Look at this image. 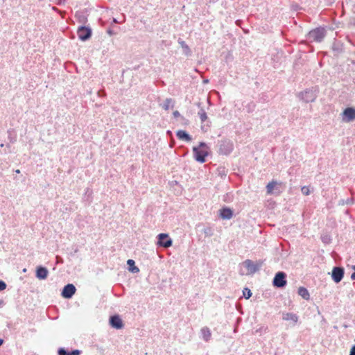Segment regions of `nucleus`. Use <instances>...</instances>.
I'll return each instance as SVG.
<instances>
[{
  "label": "nucleus",
  "mask_w": 355,
  "mask_h": 355,
  "mask_svg": "<svg viewBox=\"0 0 355 355\" xmlns=\"http://www.w3.org/2000/svg\"><path fill=\"white\" fill-rule=\"evenodd\" d=\"M193 151L196 161L200 163H204L206 161L205 157L208 155L209 153L208 147L205 143H200L198 146L193 147Z\"/></svg>",
  "instance_id": "nucleus-1"
},
{
  "label": "nucleus",
  "mask_w": 355,
  "mask_h": 355,
  "mask_svg": "<svg viewBox=\"0 0 355 355\" xmlns=\"http://www.w3.org/2000/svg\"><path fill=\"white\" fill-rule=\"evenodd\" d=\"M318 89L317 87H312L299 93L298 97L305 103L313 102L318 96Z\"/></svg>",
  "instance_id": "nucleus-2"
},
{
  "label": "nucleus",
  "mask_w": 355,
  "mask_h": 355,
  "mask_svg": "<svg viewBox=\"0 0 355 355\" xmlns=\"http://www.w3.org/2000/svg\"><path fill=\"white\" fill-rule=\"evenodd\" d=\"M326 31L324 28H317L311 31L308 34V37L311 41L320 42L324 39Z\"/></svg>",
  "instance_id": "nucleus-3"
},
{
  "label": "nucleus",
  "mask_w": 355,
  "mask_h": 355,
  "mask_svg": "<svg viewBox=\"0 0 355 355\" xmlns=\"http://www.w3.org/2000/svg\"><path fill=\"white\" fill-rule=\"evenodd\" d=\"M243 266L247 268L246 275H252L259 270L261 263H254L250 259H247L243 263Z\"/></svg>",
  "instance_id": "nucleus-4"
},
{
  "label": "nucleus",
  "mask_w": 355,
  "mask_h": 355,
  "mask_svg": "<svg viewBox=\"0 0 355 355\" xmlns=\"http://www.w3.org/2000/svg\"><path fill=\"white\" fill-rule=\"evenodd\" d=\"M157 245L167 248L172 245L173 241L168 234L161 233L157 235Z\"/></svg>",
  "instance_id": "nucleus-5"
},
{
  "label": "nucleus",
  "mask_w": 355,
  "mask_h": 355,
  "mask_svg": "<svg viewBox=\"0 0 355 355\" xmlns=\"http://www.w3.org/2000/svg\"><path fill=\"white\" fill-rule=\"evenodd\" d=\"M342 120L347 123L355 120V109L353 107L346 108L342 113Z\"/></svg>",
  "instance_id": "nucleus-6"
},
{
  "label": "nucleus",
  "mask_w": 355,
  "mask_h": 355,
  "mask_svg": "<svg viewBox=\"0 0 355 355\" xmlns=\"http://www.w3.org/2000/svg\"><path fill=\"white\" fill-rule=\"evenodd\" d=\"M273 284L278 288L284 286L286 284V274L283 272H277L274 277Z\"/></svg>",
  "instance_id": "nucleus-7"
},
{
  "label": "nucleus",
  "mask_w": 355,
  "mask_h": 355,
  "mask_svg": "<svg viewBox=\"0 0 355 355\" xmlns=\"http://www.w3.org/2000/svg\"><path fill=\"white\" fill-rule=\"evenodd\" d=\"M77 33L80 40L85 41L90 38L92 35V30L85 26H80L78 28Z\"/></svg>",
  "instance_id": "nucleus-8"
},
{
  "label": "nucleus",
  "mask_w": 355,
  "mask_h": 355,
  "mask_svg": "<svg viewBox=\"0 0 355 355\" xmlns=\"http://www.w3.org/2000/svg\"><path fill=\"white\" fill-rule=\"evenodd\" d=\"M344 276V269L341 267H334L332 270L331 277L336 283H339Z\"/></svg>",
  "instance_id": "nucleus-9"
},
{
  "label": "nucleus",
  "mask_w": 355,
  "mask_h": 355,
  "mask_svg": "<svg viewBox=\"0 0 355 355\" xmlns=\"http://www.w3.org/2000/svg\"><path fill=\"white\" fill-rule=\"evenodd\" d=\"M76 291V289L74 285L69 284L64 287L62 291V296L64 298L69 299L74 295Z\"/></svg>",
  "instance_id": "nucleus-10"
},
{
  "label": "nucleus",
  "mask_w": 355,
  "mask_h": 355,
  "mask_svg": "<svg viewBox=\"0 0 355 355\" xmlns=\"http://www.w3.org/2000/svg\"><path fill=\"white\" fill-rule=\"evenodd\" d=\"M110 324L112 327L116 329H120L123 327L122 320L118 315L110 317Z\"/></svg>",
  "instance_id": "nucleus-11"
},
{
  "label": "nucleus",
  "mask_w": 355,
  "mask_h": 355,
  "mask_svg": "<svg viewBox=\"0 0 355 355\" xmlns=\"http://www.w3.org/2000/svg\"><path fill=\"white\" fill-rule=\"evenodd\" d=\"M49 274L48 270L42 266H39L36 270V277L39 279H45Z\"/></svg>",
  "instance_id": "nucleus-12"
},
{
  "label": "nucleus",
  "mask_w": 355,
  "mask_h": 355,
  "mask_svg": "<svg viewBox=\"0 0 355 355\" xmlns=\"http://www.w3.org/2000/svg\"><path fill=\"white\" fill-rule=\"evenodd\" d=\"M220 150L224 154H229L232 150V144L229 141H223Z\"/></svg>",
  "instance_id": "nucleus-13"
},
{
  "label": "nucleus",
  "mask_w": 355,
  "mask_h": 355,
  "mask_svg": "<svg viewBox=\"0 0 355 355\" xmlns=\"http://www.w3.org/2000/svg\"><path fill=\"white\" fill-rule=\"evenodd\" d=\"M178 138L180 140L189 142L191 141V137L184 130H178L176 133Z\"/></svg>",
  "instance_id": "nucleus-14"
},
{
  "label": "nucleus",
  "mask_w": 355,
  "mask_h": 355,
  "mask_svg": "<svg viewBox=\"0 0 355 355\" xmlns=\"http://www.w3.org/2000/svg\"><path fill=\"white\" fill-rule=\"evenodd\" d=\"M282 319L287 321H292L293 324L297 322L298 317L296 314L293 313H283Z\"/></svg>",
  "instance_id": "nucleus-15"
},
{
  "label": "nucleus",
  "mask_w": 355,
  "mask_h": 355,
  "mask_svg": "<svg viewBox=\"0 0 355 355\" xmlns=\"http://www.w3.org/2000/svg\"><path fill=\"white\" fill-rule=\"evenodd\" d=\"M200 334L202 339L205 341H209L211 336L210 329L207 327H204L200 329Z\"/></svg>",
  "instance_id": "nucleus-16"
},
{
  "label": "nucleus",
  "mask_w": 355,
  "mask_h": 355,
  "mask_svg": "<svg viewBox=\"0 0 355 355\" xmlns=\"http://www.w3.org/2000/svg\"><path fill=\"white\" fill-rule=\"evenodd\" d=\"M178 42L182 49L183 53L187 56H190L191 55V51L186 42L181 39H179Z\"/></svg>",
  "instance_id": "nucleus-17"
},
{
  "label": "nucleus",
  "mask_w": 355,
  "mask_h": 355,
  "mask_svg": "<svg viewBox=\"0 0 355 355\" xmlns=\"http://www.w3.org/2000/svg\"><path fill=\"white\" fill-rule=\"evenodd\" d=\"M220 217L223 219H230L232 217V211L229 208H223L220 210Z\"/></svg>",
  "instance_id": "nucleus-18"
},
{
  "label": "nucleus",
  "mask_w": 355,
  "mask_h": 355,
  "mask_svg": "<svg viewBox=\"0 0 355 355\" xmlns=\"http://www.w3.org/2000/svg\"><path fill=\"white\" fill-rule=\"evenodd\" d=\"M298 295H300L304 300H309L310 297L308 290L304 287H300L298 288Z\"/></svg>",
  "instance_id": "nucleus-19"
},
{
  "label": "nucleus",
  "mask_w": 355,
  "mask_h": 355,
  "mask_svg": "<svg viewBox=\"0 0 355 355\" xmlns=\"http://www.w3.org/2000/svg\"><path fill=\"white\" fill-rule=\"evenodd\" d=\"M173 107L174 101L172 98H166L162 104V107L165 110H168L170 107L173 108Z\"/></svg>",
  "instance_id": "nucleus-20"
},
{
  "label": "nucleus",
  "mask_w": 355,
  "mask_h": 355,
  "mask_svg": "<svg viewBox=\"0 0 355 355\" xmlns=\"http://www.w3.org/2000/svg\"><path fill=\"white\" fill-rule=\"evenodd\" d=\"M127 264L129 266V270L131 272L137 273L139 272V268L135 266V261L132 259H128Z\"/></svg>",
  "instance_id": "nucleus-21"
},
{
  "label": "nucleus",
  "mask_w": 355,
  "mask_h": 355,
  "mask_svg": "<svg viewBox=\"0 0 355 355\" xmlns=\"http://www.w3.org/2000/svg\"><path fill=\"white\" fill-rule=\"evenodd\" d=\"M198 114L202 123L205 122L207 119V113L203 108H201L198 111Z\"/></svg>",
  "instance_id": "nucleus-22"
},
{
  "label": "nucleus",
  "mask_w": 355,
  "mask_h": 355,
  "mask_svg": "<svg viewBox=\"0 0 355 355\" xmlns=\"http://www.w3.org/2000/svg\"><path fill=\"white\" fill-rule=\"evenodd\" d=\"M277 183L276 181H272L267 184L266 189H267V193L268 194H271L272 193V191H273L275 187L277 185Z\"/></svg>",
  "instance_id": "nucleus-23"
},
{
  "label": "nucleus",
  "mask_w": 355,
  "mask_h": 355,
  "mask_svg": "<svg viewBox=\"0 0 355 355\" xmlns=\"http://www.w3.org/2000/svg\"><path fill=\"white\" fill-rule=\"evenodd\" d=\"M301 191H302V193L304 196H308V195H309L311 193V191L309 189V187H306V186L302 187V189H301Z\"/></svg>",
  "instance_id": "nucleus-24"
},
{
  "label": "nucleus",
  "mask_w": 355,
  "mask_h": 355,
  "mask_svg": "<svg viewBox=\"0 0 355 355\" xmlns=\"http://www.w3.org/2000/svg\"><path fill=\"white\" fill-rule=\"evenodd\" d=\"M243 293L246 299H249L252 295L251 291L247 288H244Z\"/></svg>",
  "instance_id": "nucleus-25"
},
{
  "label": "nucleus",
  "mask_w": 355,
  "mask_h": 355,
  "mask_svg": "<svg viewBox=\"0 0 355 355\" xmlns=\"http://www.w3.org/2000/svg\"><path fill=\"white\" fill-rule=\"evenodd\" d=\"M6 288V284L2 281L0 280V291H3Z\"/></svg>",
  "instance_id": "nucleus-26"
},
{
  "label": "nucleus",
  "mask_w": 355,
  "mask_h": 355,
  "mask_svg": "<svg viewBox=\"0 0 355 355\" xmlns=\"http://www.w3.org/2000/svg\"><path fill=\"white\" fill-rule=\"evenodd\" d=\"M69 353L64 348H60L58 350V355H68Z\"/></svg>",
  "instance_id": "nucleus-27"
},
{
  "label": "nucleus",
  "mask_w": 355,
  "mask_h": 355,
  "mask_svg": "<svg viewBox=\"0 0 355 355\" xmlns=\"http://www.w3.org/2000/svg\"><path fill=\"white\" fill-rule=\"evenodd\" d=\"M322 241L324 243H328L330 241V237L328 235L323 236L322 237Z\"/></svg>",
  "instance_id": "nucleus-28"
},
{
  "label": "nucleus",
  "mask_w": 355,
  "mask_h": 355,
  "mask_svg": "<svg viewBox=\"0 0 355 355\" xmlns=\"http://www.w3.org/2000/svg\"><path fill=\"white\" fill-rule=\"evenodd\" d=\"M80 352L78 349L73 350L68 355H79Z\"/></svg>",
  "instance_id": "nucleus-29"
},
{
  "label": "nucleus",
  "mask_w": 355,
  "mask_h": 355,
  "mask_svg": "<svg viewBox=\"0 0 355 355\" xmlns=\"http://www.w3.org/2000/svg\"><path fill=\"white\" fill-rule=\"evenodd\" d=\"M349 355H355V345L352 347Z\"/></svg>",
  "instance_id": "nucleus-30"
},
{
  "label": "nucleus",
  "mask_w": 355,
  "mask_h": 355,
  "mask_svg": "<svg viewBox=\"0 0 355 355\" xmlns=\"http://www.w3.org/2000/svg\"><path fill=\"white\" fill-rule=\"evenodd\" d=\"M174 117H179L180 116V114L178 111H174L173 113Z\"/></svg>",
  "instance_id": "nucleus-31"
},
{
  "label": "nucleus",
  "mask_w": 355,
  "mask_h": 355,
  "mask_svg": "<svg viewBox=\"0 0 355 355\" xmlns=\"http://www.w3.org/2000/svg\"><path fill=\"white\" fill-rule=\"evenodd\" d=\"M352 268L355 270V265L352 266ZM351 279L355 280V271L352 274Z\"/></svg>",
  "instance_id": "nucleus-32"
},
{
  "label": "nucleus",
  "mask_w": 355,
  "mask_h": 355,
  "mask_svg": "<svg viewBox=\"0 0 355 355\" xmlns=\"http://www.w3.org/2000/svg\"><path fill=\"white\" fill-rule=\"evenodd\" d=\"M210 232H211V229H210V228H207V229H205V230H204V232H205V234H210Z\"/></svg>",
  "instance_id": "nucleus-33"
},
{
  "label": "nucleus",
  "mask_w": 355,
  "mask_h": 355,
  "mask_svg": "<svg viewBox=\"0 0 355 355\" xmlns=\"http://www.w3.org/2000/svg\"><path fill=\"white\" fill-rule=\"evenodd\" d=\"M3 302L2 300L0 299V307L2 306Z\"/></svg>",
  "instance_id": "nucleus-34"
},
{
  "label": "nucleus",
  "mask_w": 355,
  "mask_h": 355,
  "mask_svg": "<svg viewBox=\"0 0 355 355\" xmlns=\"http://www.w3.org/2000/svg\"><path fill=\"white\" fill-rule=\"evenodd\" d=\"M3 344V340L0 338V346Z\"/></svg>",
  "instance_id": "nucleus-35"
},
{
  "label": "nucleus",
  "mask_w": 355,
  "mask_h": 355,
  "mask_svg": "<svg viewBox=\"0 0 355 355\" xmlns=\"http://www.w3.org/2000/svg\"><path fill=\"white\" fill-rule=\"evenodd\" d=\"M16 173H20V171L19 169L16 170Z\"/></svg>",
  "instance_id": "nucleus-36"
},
{
  "label": "nucleus",
  "mask_w": 355,
  "mask_h": 355,
  "mask_svg": "<svg viewBox=\"0 0 355 355\" xmlns=\"http://www.w3.org/2000/svg\"><path fill=\"white\" fill-rule=\"evenodd\" d=\"M167 133H168V135H171V131H168V132H167Z\"/></svg>",
  "instance_id": "nucleus-37"
},
{
  "label": "nucleus",
  "mask_w": 355,
  "mask_h": 355,
  "mask_svg": "<svg viewBox=\"0 0 355 355\" xmlns=\"http://www.w3.org/2000/svg\"><path fill=\"white\" fill-rule=\"evenodd\" d=\"M187 123H188V121H187V120H186V121H185V124H187Z\"/></svg>",
  "instance_id": "nucleus-38"
}]
</instances>
